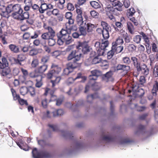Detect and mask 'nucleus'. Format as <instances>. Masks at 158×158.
Returning a JSON list of instances; mask_svg holds the SVG:
<instances>
[{
    "mask_svg": "<svg viewBox=\"0 0 158 158\" xmlns=\"http://www.w3.org/2000/svg\"><path fill=\"white\" fill-rule=\"evenodd\" d=\"M81 54L75 51H72L67 57V60H73V62H70L67 64V68L64 69L63 74L68 75L71 73L73 69L76 68L80 65L78 62L81 59Z\"/></svg>",
    "mask_w": 158,
    "mask_h": 158,
    "instance_id": "1",
    "label": "nucleus"
},
{
    "mask_svg": "<svg viewBox=\"0 0 158 158\" xmlns=\"http://www.w3.org/2000/svg\"><path fill=\"white\" fill-rule=\"evenodd\" d=\"M2 61H0V68L2 69L1 71V75L6 76L8 78H10L12 75L10 73V70L8 67V64L6 59L4 57L2 58Z\"/></svg>",
    "mask_w": 158,
    "mask_h": 158,
    "instance_id": "2",
    "label": "nucleus"
},
{
    "mask_svg": "<svg viewBox=\"0 0 158 158\" xmlns=\"http://www.w3.org/2000/svg\"><path fill=\"white\" fill-rule=\"evenodd\" d=\"M109 45V42L108 40L102 41L101 43L99 42H97L94 44L95 49L97 53L99 56H102L104 55L105 48Z\"/></svg>",
    "mask_w": 158,
    "mask_h": 158,
    "instance_id": "3",
    "label": "nucleus"
},
{
    "mask_svg": "<svg viewBox=\"0 0 158 158\" xmlns=\"http://www.w3.org/2000/svg\"><path fill=\"white\" fill-rule=\"evenodd\" d=\"M76 50H74L77 52H79L81 54V57L82 53L81 52L84 54L87 53L90 51V48L86 42H79L76 46Z\"/></svg>",
    "mask_w": 158,
    "mask_h": 158,
    "instance_id": "4",
    "label": "nucleus"
},
{
    "mask_svg": "<svg viewBox=\"0 0 158 158\" xmlns=\"http://www.w3.org/2000/svg\"><path fill=\"white\" fill-rule=\"evenodd\" d=\"M32 153L34 158H48L51 156L50 153L47 151H43L38 152L36 148H34L33 150Z\"/></svg>",
    "mask_w": 158,
    "mask_h": 158,
    "instance_id": "5",
    "label": "nucleus"
},
{
    "mask_svg": "<svg viewBox=\"0 0 158 158\" xmlns=\"http://www.w3.org/2000/svg\"><path fill=\"white\" fill-rule=\"evenodd\" d=\"M83 146V144L81 142H77L71 146L69 149L65 150L64 152L68 154L74 152L81 148Z\"/></svg>",
    "mask_w": 158,
    "mask_h": 158,
    "instance_id": "6",
    "label": "nucleus"
},
{
    "mask_svg": "<svg viewBox=\"0 0 158 158\" xmlns=\"http://www.w3.org/2000/svg\"><path fill=\"white\" fill-rule=\"evenodd\" d=\"M123 6V4L122 3V5L121 6H118V7L114 8L111 6H107L106 8L107 11H109L112 14L118 16L119 13L118 11H121L122 10V6Z\"/></svg>",
    "mask_w": 158,
    "mask_h": 158,
    "instance_id": "7",
    "label": "nucleus"
},
{
    "mask_svg": "<svg viewBox=\"0 0 158 158\" xmlns=\"http://www.w3.org/2000/svg\"><path fill=\"white\" fill-rule=\"evenodd\" d=\"M73 27V26L70 27V31H69L68 29L66 30L62 29L60 31L56 34L57 38L63 39L64 37L70 35L71 33L70 30H72Z\"/></svg>",
    "mask_w": 158,
    "mask_h": 158,
    "instance_id": "8",
    "label": "nucleus"
},
{
    "mask_svg": "<svg viewBox=\"0 0 158 158\" xmlns=\"http://www.w3.org/2000/svg\"><path fill=\"white\" fill-rule=\"evenodd\" d=\"M91 75H89V78L90 80H95L97 79L98 77L101 74V73L99 70H94L91 72Z\"/></svg>",
    "mask_w": 158,
    "mask_h": 158,
    "instance_id": "9",
    "label": "nucleus"
},
{
    "mask_svg": "<svg viewBox=\"0 0 158 158\" xmlns=\"http://www.w3.org/2000/svg\"><path fill=\"white\" fill-rule=\"evenodd\" d=\"M54 92V90H51L47 88L46 89L44 94L46 95L48 94H49L50 95L51 97L49 102L54 101L57 99L56 96L53 94Z\"/></svg>",
    "mask_w": 158,
    "mask_h": 158,
    "instance_id": "10",
    "label": "nucleus"
},
{
    "mask_svg": "<svg viewBox=\"0 0 158 158\" xmlns=\"http://www.w3.org/2000/svg\"><path fill=\"white\" fill-rule=\"evenodd\" d=\"M118 70H122L126 73L128 72L130 69V66L124 64H118L116 67Z\"/></svg>",
    "mask_w": 158,
    "mask_h": 158,
    "instance_id": "11",
    "label": "nucleus"
},
{
    "mask_svg": "<svg viewBox=\"0 0 158 158\" xmlns=\"http://www.w3.org/2000/svg\"><path fill=\"white\" fill-rule=\"evenodd\" d=\"M132 90L134 92H136V94L138 96L141 97L144 94V90L142 88L139 89L138 90H136V89H138V86L137 85L133 86L132 87Z\"/></svg>",
    "mask_w": 158,
    "mask_h": 158,
    "instance_id": "12",
    "label": "nucleus"
},
{
    "mask_svg": "<svg viewBox=\"0 0 158 158\" xmlns=\"http://www.w3.org/2000/svg\"><path fill=\"white\" fill-rule=\"evenodd\" d=\"M138 72L141 71L142 73L144 75L147 76L149 74V69L147 66L143 64L139 67V69L137 70Z\"/></svg>",
    "mask_w": 158,
    "mask_h": 158,
    "instance_id": "13",
    "label": "nucleus"
},
{
    "mask_svg": "<svg viewBox=\"0 0 158 158\" xmlns=\"http://www.w3.org/2000/svg\"><path fill=\"white\" fill-rule=\"evenodd\" d=\"M131 61L134 66L136 68L137 70L139 69L140 63L139 62L138 60L135 56H132L131 57Z\"/></svg>",
    "mask_w": 158,
    "mask_h": 158,
    "instance_id": "14",
    "label": "nucleus"
},
{
    "mask_svg": "<svg viewBox=\"0 0 158 158\" xmlns=\"http://www.w3.org/2000/svg\"><path fill=\"white\" fill-rule=\"evenodd\" d=\"M102 142L106 143L112 141L113 139L112 137L109 135H104L102 137Z\"/></svg>",
    "mask_w": 158,
    "mask_h": 158,
    "instance_id": "15",
    "label": "nucleus"
},
{
    "mask_svg": "<svg viewBox=\"0 0 158 158\" xmlns=\"http://www.w3.org/2000/svg\"><path fill=\"white\" fill-rule=\"evenodd\" d=\"M10 51L14 53L20 52L19 48L18 46L14 44H10L8 46Z\"/></svg>",
    "mask_w": 158,
    "mask_h": 158,
    "instance_id": "16",
    "label": "nucleus"
},
{
    "mask_svg": "<svg viewBox=\"0 0 158 158\" xmlns=\"http://www.w3.org/2000/svg\"><path fill=\"white\" fill-rule=\"evenodd\" d=\"M29 75L30 77L32 78H36V81H40L42 80V76L36 73L35 71L31 72Z\"/></svg>",
    "mask_w": 158,
    "mask_h": 158,
    "instance_id": "17",
    "label": "nucleus"
},
{
    "mask_svg": "<svg viewBox=\"0 0 158 158\" xmlns=\"http://www.w3.org/2000/svg\"><path fill=\"white\" fill-rule=\"evenodd\" d=\"M61 132L62 135L66 138L71 139L72 137H73V134L70 132L62 131Z\"/></svg>",
    "mask_w": 158,
    "mask_h": 158,
    "instance_id": "18",
    "label": "nucleus"
},
{
    "mask_svg": "<svg viewBox=\"0 0 158 158\" xmlns=\"http://www.w3.org/2000/svg\"><path fill=\"white\" fill-rule=\"evenodd\" d=\"M101 59L98 56H96L93 59L91 62L87 63L86 61L85 63V64L87 65L90 64H96L98 63H101Z\"/></svg>",
    "mask_w": 158,
    "mask_h": 158,
    "instance_id": "19",
    "label": "nucleus"
},
{
    "mask_svg": "<svg viewBox=\"0 0 158 158\" xmlns=\"http://www.w3.org/2000/svg\"><path fill=\"white\" fill-rule=\"evenodd\" d=\"M121 33L123 34V38L126 43L130 42L131 37L127 33L123 30H121Z\"/></svg>",
    "mask_w": 158,
    "mask_h": 158,
    "instance_id": "20",
    "label": "nucleus"
},
{
    "mask_svg": "<svg viewBox=\"0 0 158 158\" xmlns=\"http://www.w3.org/2000/svg\"><path fill=\"white\" fill-rule=\"evenodd\" d=\"M52 70L54 71L56 75L58 74L61 71V68L57 65L52 64L51 66Z\"/></svg>",
    "mask_w": 158,
    "mask_h": 158,
    "instance_id": "21",
    "label": "nucleus"
},
{
    "mask_svg": "<svg viewBox=\"0 0 158 158\" xmlns=\"http://www.w3.org/2000/svg\"><path fill=\"white\" fill-rule=\"evenodd\" d=\"M149 58L150 60V65H152V64L156 62L158 59V54L157 53L155 56L153 54H151L149 56Z\"/></svg>",
    "mask_w": 158,
    "mask_h": 158,
    "instance_id": "22",
    "label": "nucleus"
},
{
    "mask_svg": "<svg viewBox=\"0 0 158 158\" xmlns=\"http://www.w3.org/2000/svg\"><path fill=\"white\" fill-rule=\"evenodd\" d=\"M113 50H114L115 53L117 54L121 52L123 49V47L122 46H117V45H112Z\"/></svg>",
    "mask_w": 158,
    "mask_h": 158,
    "instance_id": "23",
    "label": "nucleus"
},
{
    "mask_svg": "<svg viewBox=\"0 0 158 158\" xmlns=\"http://www.w3.org/2000/svg\"><path fill=\"white\" fill-rule=\"evenodd\" d=\"M12 7L13 12H23V10L20 4H16L14 5H12Z\"/></svg>",
    "mask_w": 158,
    "mask_h": 158,
    "instance_id": "24",
    "label": "nucleus"
},
{
    "mask_svg": "<svg viewBox=\"0 0 158 158\" xmlns=\"http://www.w3.org/2000/svg\"><path fill=\"white\" fill-rule=\"evenodd\" d=\"M48 66L46 64H43L39 66L37 69L38 72L42 73L45 72L47 69Z\"/></svg>",
    "mask_w": 158,
    "mask_h": 158,
    "instance_id": "25",
    "label": "nucleus"
},
{
    "mask_svg": "<svg viewBox=\"0 0 158 158\" xmlns=\"http://www.w3.org/2000/svg\"><path fill=\"white\" fill-rule=\"evenodd\" d=\"M66 44L68 45L71 44L73 41L72 37L69 35L67 36L62 39Z\"/></svg>",
    "mask_w": 158,
    "mask_h": 158,
    "instance_id": "26",
    "label": "nucleus"
},
{
    "mask_svg": "<svg viewBox=\"0 0 158 158\" xmlns=\"http://www.w3.org/2000/svg\"><path fill=\"white\" fill-rule=\"evenodd\" d=\"M22 12H14L12 14V16L14 19H17L21 21V19H22L21 15V14Z\"/></svg>",
    "mask_w": 158,
    "mask_h": 158,
    "instance_id": "27",
    "label": "nucleus"
},
{
    "mask_svg": "<svg viewBox=\"0 0 158 158\" xmlns=\"http://www.w3.org/2000/svg\"><path fill=\"white\" fill-rule=\"evenodd\" d=\"M85 27H86V28L87 29L88 32H91L93 30V29L94 28L95 26L94 24L90 23H88L86 24V23H84Z\"/></svg>",
    "mask_w": 158,
    "mask_h": 158,
    "instance_id": "28",
    "label": "nucleus"
},
{
    "mask_svg": "<svg viewBox=\"0 0 158 158\" xmlns=\"http://www.w3.org/2000/svg\"><path fill=\"white\" fill-rule=\"evenodd\" d=\"M124 42L123 39L121 37H118L116 40L115 42H113L112 45H118L122 44Z\"/></svg>",
    "mask_w": 158,
    "mask_h": 158,
    "instance_id": "29",
    "label": "nucleus"
},
{
    "mask_svg": "<svg viewBox=\"0 0 158 158\" xmlns=\"http://www.w3.org/2000/svg\"><path fill=\"white\" fill-rule=\"evenodd\" d=\"M79 31L80 33V35H82L85 36L86 35V28L85 27L83 26H80Z\"/></svg>",
    "mask_w": 158,
    "mask_h": 158,
    "instance_id": "30",
    "label": "nucleus"
},
{
    "mask_svg": "<svg viewBox=\"0 0 158 158\" xmlns=\"http://www.w3.org/2000/svg\"><path fill=\"white\" fill-rule=\"evenodd\" d=\"M111 30L103 29L102 32V35L103 38L105 39H107L109 37V31H110Z\"/></svg>",
    "mask_w": 158,
    "mask_h": 158,
    "instance_id": "31",
    "label": "nucleus"
},
{
    "mask_svg": "<svg viewBox=\"0 0 158 158\" xmlns=\"http://www.w3.org/2000/svg\"><path fill=\"white\" fill-rule=\"evenodd\" d=\"M26 58L25 55L22 54H20L18 56L17 60L18 62H17L19 64L21 65V62L25 60Z\"/></svg>",
    "mask_w": 158,
    "mask_h": 158,
    "instance_id": "32",
    "label": "nucleus"
},
{
    "mask_svg": "<svg viewBox=\"0 0 158 158\" xmlns=\"http://www.w3.org/2000/svg\"><path fill=\"white\" fill-rule=\"evenodd\" d=\"M64 112L62 109H59L53 112V115L54 117L60 116L63 115Z\"/></svg>",
    "mask_w": 158,
    "mask_h": 158,
    "instance_id": "33",
    "label": "nucleus"
},
{
    "mask_svg": "<svg viewBox=\"0 0 158 158\" xmlns=\"http://www.w3.org/2000/svg\"><path fill=\"white\" fill-rule=\"evenodd\" d=\"M127 29L129 32L131 34H132L133 32L134 28L132 23L131 22H128L127 23Z\"/></svg>",
    "mask_w": 158,
    "mask_h": 158,
    "instance_id": "34",
    "label": "nucleus"
},
{
    "mask_svg": "<svg viewBox=\"0 0 158 158\" xmlns=\"http://www.w3.org/2000/svg\"><path fill=\"white\" fill-rule=\"evenodd\" d=\"M127 48L130 52H133L135 51L136 46L134 44H130L127 47Z\"/></svg>",
    "mask_w": 158,
    "mask_h": 158,
    "instance_id": "35",
    "label": "nucleus"
},
{
    "mask_svg": "<svg viewBox=\"0 0 158 158\" xmlns=\"http://www.w3.org/2000/svg\"><path fill=\"white\" fill-rule=\"evenodd\" d=\"M47 9L48 5L45 3L42 4L39 9V12L41 13H43Z\"/></svg>",
    "mask_w": 158,
    "mask_h": 158,
    "instance_id": "36",
    "label": "nucleus"
},
{
    "mask_svg": "<svg viewBox=\"0 0 158 158\" xmlns=\"http://www.w3.org/2000/svg\"><path fill=\"white\" fill-rule=\"evenodd\" d=\"M115 26L113 25V27L114 28L115 31H119L118 28L120 29L123 27V25L122 23L119 22H117L115 23Z\"/></svg>",
    "mask_w": 158,
    "mask_h": 158,
    "instance_id": "37",
    "label": "nucleus"
},
{
    "mask_svg": "<svg viewBox=\"0 0 158 158\" xmlns=\"http://www.w3.org/2000/svg\"><path fill=\"white\" fill-rule=\"evenodd\" d=\"M76 21L77 24L79 26H81L84 23V21H83L82 17L76 16Z\"/></svg>",
    "mask_w": 158,
    "mask_h": 158,
    "instance_id": "38",
    "label": "nucleus"
},
{
    "mask_svg": "<svg viewBox=\"0 0 158 158\" xmlns=\"http://www.w3.org/2000/svg\"><path fill=\"white\" fill-rule=\"evenodd\" d=\"M90 4L93 8L96 9L99 8L100 7V6L99 3L95 1L90 2Z\"/></svg>",
    "mask_w": 158,
    "mask_h": 158,
    "instance_id": "39",
    "label": "nucleus"
},
{
    "mask_svg": "<svg viewBox=\"0 0 158 158\" xmlns=\"http://www.w3.org/2000/svg\"><path fill=\"white\" fill-rule=\"evenodd\" d=\"M80 79L81 80L80 81L81 82H83L86 79V77L82 76L81 74L80 73H78L77 74V77L74 80H75L77 79Z\"/></svg>",
    "mask_w": 158,
    "mask_h": 158,
    "instance_id": "40",
    "label": "nucleus"
},
{
    "mask_svg": "<svg viewBox=\"0 0 158 158\" xmlns=\"http://www.w3.org/2000/svg\"><path fill=\"white\" fill-rule=\"evenodd\" d=\"M134 105L136 108L137 111L139 112H142L144 111L147 108L146 107L144 106H137V104H134Z\"/></svg>",
    "mask_w": 158,
    "mask_h": 158,
    "instance_id": "41",
    "label": "nucleus"
},
{
    "mask_svg": "<svg viewBox=\"0 0 158 158\" xmlns=\"http://www.w3.org/2000/svg\"><path fill=\"white\" fill-rule=\"evenodd\" d=\"M57 6L59 8L63 9L64 7V4L65 2V0H58Z\"/></svg>",
    "mask_w": 158,
    "mask_h": 158,
    "instance_id": "42",
    "label": "nucleus"
},
{
    "mask_svg": "<svg viewBox=\"0 0 158 158\" xmlns=\"http://www.w3.org/2000/svg\"><path fill=\"white\" fill-rule=\"evenodd\" d=\"M101 25L103 27V30L106 29L108 30H111L110 26L104 21H102L101 22Z\"/></svg>",
    "mask_w": 158,
    "mask_h": 158,
    "instance_id": "43",
    "label": "nucleus"
},
{
    "mask_svg": "<svg viewBox=\"0 0 158 158\" xmlns=\"http://www.w3.org/2000/svg\"><path fill=\"white\" fill-rule=\"evenodd\" d=\"M11 91L13 97V99L14 100H16L20 98L19 96L17 94L15 90L13 89H11Z\"/></svg>",
    "mask_w": 158,
    "mask_h": 158,
    "instance_id": "44",
    "label": "nucleus"
},
{
    "mask_svg": "<svg viewBox=\"0 0 158 158\" xmlns=\"http://www.w3.org/2000/svg\"><path fill=\"white\" fill-rule=\"evenodd\" d=\"M110 1L113 6L115 7L116 6H120L122 5V3L117 0H108Z\"/></svg>",
    "mask_w": 158,
    "mask_h": 158,
    "instance_id": "45",
    "label": "nucleus"
},
{
    "mask_svg": "<svg viewBox=\"0 0 158 158\" xmlns=\"http://www.w3.org/2000/svg\"><path fill=\"white\" fill-rule=\"evenodd\" d=\"M54 71L52 70L49 71L47 74V77L48 79H51L53 77H56V75Z\"/></svg>",
    "mask_w": 158,
    "mask_h": 158,
    "instance_id": "46",
    "label": "nucleus"
},
{
    "mask_svg": "<svg viewBox=\"0 0 158 158\" xmlns=\"http://www.w3.org/2000/svg\"><path fill=\"white\" fill-rule=\"evenodd\" d=\"M28 91V89L26 87H22L20 89V94L23 95H25Z\"/></svg>",
    "mask_w": 158,
    "mask_h": 158,
    "instance_id": "47",
    "label": "nucleus"
},
{
    "mask_svg": "<svg viewBox=\"0 0 158 158\" xmlns=\"http://www.w3.org/2000/svg\"><path fill=\"white\" fill-rule=\"evenodd\" d=\"M48 45L51 46H54L56 43V40L54 37L48 39Z\"/></svg>",
    "mask_w": 158,
    "mask_h": 158,
    "instance_id": "48",
    "label": "nucleus"
},
{
    "mask_svg": "<svg viewBox=\"0 0 158 158\" xmlns=\"http://www.w3.org/2000/svg\"><path fill=\"white\" fill-rule=\"evenodd\" d=\"M101 63L100 65L103 69H107L109 67L108 63L106 60H103Z\"/></svg>",
    "mask_w": 158,
    "mask_h": 158,
    "instance_id": "49",
    "label": "nucleus"
},
{
    "mask_svg": "<svg viewBox=\"0 0 158 158\" xmlns=\"http://www.w3.org/2000/svg\"><path fill=\"white\" fill-rule=\"evenodd\" d=\"M24 143V141L22 139L20 140L19 142H16L17 144L21 149H23V150L26 151L28 150H26L25 148H23V145Z\"/></svg>",
    "mask_w": 158,
    "mask_h": 158,
    "instance_id": "50",
    "label": "nucleus"
},
{
    "mask_svg": "<svg viewBox=\"0 0 158 158\" xmlns=\"http://www.w3.org/2000/svg\"><path fill=\"white\" fill-rule=\"evenodd\" d=\"M122 60L125 64H129L131 63V60L129 57L125 56L122 58Z\"/></svg>",
    "mask_w": 158,
    "mask_h": 158,
    "instance_id": "51",
    "label": "nucleus"
},
{
    "mask_svg": "<svg viewBox=\"0 0 158 158\" xmlns=\"http://www.w3.org/2000/svg\"><path fill=\"white\" fill-rule=\"evenodd\" d=\"M21 15L22 19H21V21L25 19H27L29 17V14L28 12L26 11L23 13L21 14Z\"/></svg>",
    "mask_w": 158,
    "mask_h": 158,
    "instance_id": "52",
    "label": "nucleus"
},
{
    "mask_svg": "<svg viewBox=\"0 0 158 158\" xmlns=\"http://www.w3.org/2000/svg\"><path fill=\"white\" fill-rule=\"evenodd\" d=\"M115 53L114 50H113L112 48V47L111 50L109 51L107 53V57L108 59H110L111 58Z\"/></svg>",
    "mask_w": 158,
    "mask_h": 158,
    "instance_id": "53",
    "label": "nucleus"
},
{
    "mask_svg": "<svg viewBox=\"0 0 158 158\" xmlns=\"http://www.w3.org/2000/svg\"><path fill=\"white\" fill-rule=\"evenodd\" d=\"M141 38L142 37L141 35H136L133 38V41L136 43L138 44L140 42Z\"/></svg>",
    "mask_w": 158,
    "mask_h": 158,
    "instance_id": "54",
    "label": "nucleus"
},
{
    "mask_svg": "<svg viewBox=\"0 0 158 158\" xmlns=\"http://www.w3.org/2000/svg\"><path fill=\"white\" fill-rule=\"evenodd\" d=\"M44 28L45 29L48 31L47 32L55 35V32L52 29V27L49 26L46 27H44Z\"/></svg>",
    "mask_w": 158,
    "mask_h": 158,
    "instance_id": "55",
    "label": "nucleus"
},
{
    "mask_svg": "<svg viewBox=\"0 0 158 158\" xmlns=\"http://www.w3.org/2000/svg\"><path fill=\"white\" fill-rule=\"evenodd\" d=\"M113 74V72L110 71L104 75L103 77L106 78V79H108L112 77Z\"/></svg>",
    "mask_w": 158,
    "mask_h": 158,
    "instance_id": "56",
    "label": "nucleus"
},
{
    "mask_svg": "<svg viewBox=\"0 0 158 158\" xmlns=\"http://www.w3.org/2000/svg\"><path fill=\"white\" fill-rule=\"evenodd\" d=\"M12 4L9 5L8 6L5 8V11L8 13H10L11 11H13L12 9Z\"/></svg>",
    "mask_w": 158,
    "mask_h": 158,
    "instance_id": "57",
    "label": "nucleus"
},
{
    "mask_svg": "<svg viewBox=\"0 0 158 158\" xmlns=\"http://www.w3.org/2000/svg\"><path fill=\"white\" fill-rule=\"evenodd\" d=\"M39 64V61L38 59H33L32 60L31 65L32 67L35 68Z\"/></svg>",
    "mask_w": 158,
    "mask_h": 158,
    "instance_id": "58",
    "label": "nucleus"
},
{
    "mask_svg": "<svg viewBox=\"0 0 158 158\" xmlns=\"http://www.w3.org/2000/svg\"><path fill=\"white\" fill-rule=\"evenodd\" d=\"M38 51L35 49L31 50L29 52V55L31 56L36 55L38 53Z\"/></svg>",
    "mask_w": 158,
    "mask_h": 158,
    "instance_id": "59",
    "label": "nucleus"
},
{
    "mask_svg": "<svg viewBox=\"0 0 158 158\" xmlns=\"http://www.w3.org/2000/svg\"><path fill=\"white\" fill-rule=\"evenodd\" d=\"M139 57L141 60L143 62H145L147 60V56L144 53L141 54L140 55Z\"/></svg>",
    "mask_w": 158,
    "mask_h": 158,
    "instance_id": "60",
    "label": "nucleus"
},
{
    "mask_svg": "<svg viewBox=\"0 0 158 158\" xmlns=\"http://www.w3.org/2000/svg\"><path fill=\"white\" fill-rule=\"evenodd\" d=\"M38 143L39 145L42 147L45 146L47 145V143L43 139L38 140Z\"/></svg>",
    "mask_w": 158,
    "mask_h": 158,
    "instance_id": "61",
    "label": "nucleus"
},
{
    "mask_svg": "<svg viewBox=\"0 0 158 158\" xmlns=\"http://www.w3.org/2000/svg\"><path fill=\"white\" fill-rule=\"evenodd\" d=\"M18 101L19 104L21 105H23L24 104H25L26 106H27L28 105L27 101L25 100L24 99H21L20 98H19V99H18Z\"/></svg>",
    "mask_w": 158,
    "mask_h": 158,
    "instance_id": "62",
    "label": "nucleus"
},
{
    "mask_svg": "<svg viewBox=\"0 0 158 158\" xmlns=\"http://www.w3.org/2000/svg\"><path fill=\"white\" fill-rule=\"evenodd\" d=\"M41 104L44 108H46L47 106L48 102L46 98L42 100L41 101Z\"/></svg>",
    "mask_w": 158,
    "mask_h": 158,
    "instance_id": "63",
    "label": "nucleus"
},
{
    "mask_svg": "<svg viewBox=\"0 0 158 158\" xmlns=\"http://www.w3.org/2000/svg\"><path fill=\"white\" fill-rule=\"evenodd\" d=\"M153 76L154 77H158V68L155 67L154 69Z\"/></svg>",
    "mask_w": 158,
    "mask_h": 158,
    "instance_id": "64",
    "label": "nucleus"
}]
</instances>
